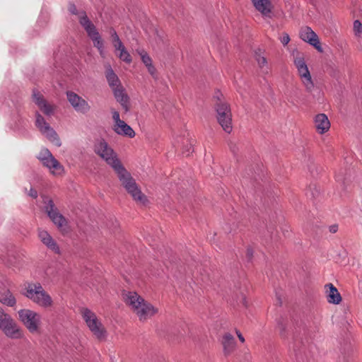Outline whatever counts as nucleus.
Returning <instances> with one entry per match:
<instances>
[{
    "label": "nucleus",
    "instance_id": "nucleus-1",
    "mask_svg": "<svg viewBox=\"0 0 362 362\" xmlns=\"http://www.w3.org/2000/svg\"><path fill=\"white\" fill-rule=\"evenodd\" d=\"M94 151L115 170L122 185L134 200L143 204H145L147 201L146 196L141 192L131 175L122 166L113 149L104 139L95 141Z\"/></svg>",
    "mask_w": 362,
    "mask_h": 362
},
{
    "label": "nucleus",
    "instance_id": "nucleus-2",
    "mask_svg": "<svg viewBox=\"0 0 362 362\" xmlns=\"http://www.w3.org/2000/svg\"><path fill=\"white\" fill-rule=\"evenodd\" d=\"M22 294L41 308H48L53 305L51 296L40 283L25 284Z\"/></svg>",
    "mask_w": 362,
    "mask_h": 362
},
{
    "label": "nucleus",
    "instance_id": "nucleus-3",
    "mask_svg": "<svg viewBox=\"0 0 362 362\" xmlns=\"http://www.w3.org/2000/svg\"><path fill=\"white\" fill-rule=\"evenodd\" d=\"M0 330L12 339H20L24 337L23 331L16 320L4 311H0Z\"/></svg>",
    "mask_w": 362,
    "mask_h": 362
},
{
    "label": "nucleus",
    "instance_id": "nucleus-4",
    "mask_svg": "<svg viewBox=\"0 0 362 362\" xmlns=\"http://www.w3.org/2000/svg\"><path fill=\"white\" fill-rule=\"evenodd\" d=\"M81 315L93 334L100 341L105 340L107 331L96 315L88 308H83Z\"/></svg>",
    "mask_w": 362,
    "mask_h": 362
},
{
    "label": "nucleus",
    "instance_id": "nucleus-5",
    "mask_svg": "<svg viewBox=\"0 0 362 362\" xmlns=\"http://www.w3.org/2000/svg\"><path fill=\"white\" fill-rule=\"evenodd\" d=\"M18 314L19 320L30 333L40 332L42 319L40 314L30 309H21Z\"/></svg>",
    "mask_w": 362,
    "mask_h": 362
},
{
    "label": "nucleus",
    "instance_id": "nucleus-6",
    "mask_svg": "<svg viewBox=\"0 0 362 362\" xmlns=\"http://www.w3.org/2000/svg\"><path fill=\"white\" fill-rule=\"evenodd\" d=\"M216 111L218 124L226 133H230L233 126L230 106L226 103L219 102L216 105Z\"/></svg>",
    "mask_w": 362,
    "mask_h": 362
},
{
    "label": "nucleus",
    "instance_id": "nucleus-7",
    "mask_svg": "<svg viewBox=\"0 0 362 362\" xmlns=\"http://www.w3.org/2000/svg\"><path fill=\"white\" fill-rule=\"evenodd\" d=\"M293 62L296 69H298V72L303 84L304 85L306 90L310 93L314 88V83L303 54H298L294 57Z\"/></svg>",
    "mask_w": 362,
    "mask_h": 362
},
{
    "label": "nucleus",
    "instance_id": "nucleus-8",
    "mask_svg": "<svg viewBox=\"0 0 362 362\" xmlns=\"http://www.w3.org/2000/svg\"><path fill=\"white\" fill-rule=\"evenodd\" d=\"M37 158L45 167L47 168L50 170L52 174L54 175H59L63 173L64 167L52 156L47 148L42 149Z\"/></svg>",
    "mask_w": 362,
    "mask_h": 362
},
{
    "label": "nucleus",
    "instance_id": "nucleus-9",
    "mask_svg": "<svg viewBox=\"0 0 362 362\" xmlns=\"http://www.w3.org/2000/svg\"><path fill=\"white\" fill-rule=\"evenodd\" d=\"M35 126L39 131L45 135L50 141L53 142L56 146H60V139L53 128L50 127L45 118L39 113H35Z\"/></svg>",
    "mask_w": 362,
    "mask_h": 362
},
{
    "label": "nucleus",
    "instance_id": "nucleus-10",
    "mask_svg": "<svg viewBox=\"0 0 362 362\" xmlns=\"http://www.w3.org/2000/svg\"><path fill=\"white\" fill-rule=\"evenodd\" d=\"M45 211L52 220V221L59 228L62 229L64 226H66L67 221L66 218L59 212L57 208L55 206L54 202L48 198L44 200Z\"/></svg>",
    "mask_w": 362,
    "mask_h": 362
},
{
    "label": "nucleus",
    "instance_id": "nucleus-11",
    "mask_svg": "<svg viewBox=\"0 0 362 362\" xmlns=\"http://www.w3.org/2000/svg\"><path fill=\"white\" fill-rule=\"evenodd\" d=\"M140 321H146L158 313V309L143 298V302L134 310Z\"/></svg>",
    "mask_w": 362,
    "mask_h": 362
},
{
    "label": "nucleus",
    "instance_id": "nucleus-12",
    "mask_svg": "<svg viewBox=\"0 0 362 362\" xmlns=\"http://www.w3.org/2000/svg\"><path fill=\"white\" fill-rule=\"evenodd\" d=\"M66 98L76 112L86 113L90 110V107L88 102L74 92L67 91Z\"/></svg>",
    "mask_w": 362,
    "mask_h": 362
},
{
    "label": "nucleus",
    "instance_id": "nucleus-13",
    "mask_svg": "<svg viewBox=\"0 0 362 362\" xmlns=\"http://www.w3.org/2000/svg\"><path fill=\"white\" fill-rule=\"evenodd\" d=\"M299 35L301 40L313 46L317 51L322 52L318 36L310 27L302 28Z\"/></svg>",
    "mask_w": 362,
    "mask_h": 362
},
{
    "label": "nucleus",
    "instance_id": "nucleus-14",
    "mask_svg": "<svg viewBox=\"0 0 362 362\" xmlns=\"http://www.w3.org/2000/svg\"><path fill=\"white\" fill-rule=\"evenodd\" d=\"M122 300L125 304L134 312V310L143 302V297L135 291L124 290L122 293Z\"/></svg>",
    "mask_w": 362,
    "mask_h": 362
},
{
    "label": "nucleus",
    "instance_id": "nucleus-15",
    "mask_svg": "<svg viewBox=\"0 0 362 362\" xmlns=\"http://www.w3.org/2000/svg\"><path fill=\"white\" fill-rule=\"evenodd\" d=\"M38 237L41 242L55 254H60V249L57 242L52 238L47 230H39Z\"/></svg>",
    "mask_w": 362,
    "mask_h": 362
},
{
    "label": "nucleus",
    "instance_id": "nucleus-16",
    "mask_svg": "<svg viewBox=\"0 0 362 362\" xmlns=\"http://www.w3.org/2000/svg\"><path fill=\"white\" fill-rule=\"evenodd\" d=\"M33 98L35 103L45 115L50 116L53 114V107L47 103L39 91L33 90Z\"/></svg>",
    "mask_w": 362,
    "mask_h": 362
},
{
    "label": "nucleus",
    "instance_id": "nucleus-17",
    "mask_svg": "<svg viewBox=\"0 0 362 362\" xmlns=\"http://www.w3.org/2000/svg\"><path fill=\"white\" fill-rule=\"evenodd\" d=\"M315 127L317 132L322 134L327 132L330 128V122L325 114H318L314 119Z\"/></svg>",
    "mask_w": 362,
    "mask_h": 362
},
{
    "label": "nucleus",
    "instance_id": "nucleus-18",
    "mask_svg": "<svg viewBox=\"0 0 362 362\" xmlns=\"http://www.w3.org/2000/svg\"><path fill=\"white\" fill-rule=\"evenodd\" d=\"M112 91L116 100L119 103L126 112H128L130 108L129 98L126 93L123 86H122Z\"/></svg>",
    "mask_w": 362,
    "mask_h": 362
},
{
    "label": "nucleus",
    "instance_id": "nucleus-19",
    "mask_svg": "<svg viewBox=\"0 0 362 362\" xmlns=\"http://www.w3.org/2000/svg\"><path fill=\"white\" fill-rule=\"evenodd\" d=\"M325 288L328 303L335 305L339 304L341 301V296L337 288L332 284L325 285Z\"/></svg>",
    "mask_w": 362,
    "mask_h": 362
},
{
    "label": "nucleus",
    "instance_id": "nucleus-20",
    "mask_svg": "<svg viewBox=\"0 0 362 362\" xmlns=\"http://www.w3.org/2000/svg\"><path fill=\"white\" fill-rule=\"evenodd\" d=\"M105 77L112 90L122 86L119 78L110 64L105 66Z\"/></svg>",
    "mask_w": 362,
    "mask_h": 362
},
{
    "label": "nucleus",
    "instance_id": "nucleus-21",
    "mask_svg": "<svg viewBox=\"0 0 362 362\" xmlns=\"http://www.w3.org/2000/svg\"><path fill=\"white\" fill-rule=\"evenodd\" d=\"M252 1L255 8L263 16H269L272 9V6L269 0H252Z\"/></svg>",
    "mask_w": 362,
    "mask_h": 362
},
{
    "label": "nucleus",
    "instance_id": "nucleus-22",
    "mask_svg": "<svg viewBox=\"0 0 362 362\" xmlns=\"http://www.w3.org/2000/svg\"><path fill=\"white\" fill-rule=\"evenodd\" d=\"M114 131L117 134L127 136L129 138H133L135 136V132L133 129L123 120L117 124H115Z\"/></svg>",
    "mask_w": 362,
    "mask_h": 362
},
{
    "label": "nucleus",
    "instance_id": "nucleus-23",
    "mask_svg": "<svg viewBox=\"0 0 362 362\" xmlns=\"http://www.w3.org/2000/svg\"><path fill=\"white\" fill-rule=\"evenodd\" d=\"M222 345L225 355H229L235 347V339L230 333H226L223 336Z\"/></svg>",
    "mask_w": 362,
    "mask_h": 362
},
{
    "label": "nucleus",
    "instance_id": "nucleus-24",
    "mask_svg": "<svg viewBox=\"0 0 362 362\" xmlns=\"http://www.w3.org/2000/svg\"><path fill=\"white\" fill-rule=\"evenodd\" d=\"M139 55L141 56L142 62L146 66L148 71L153 76L156 77V69L152 64V59L144 50H141L139 52Z\"/></svg>",
    "mask_w": 362,
    "mask_h": 362
},
{
    "label": "nucleus",
    "instance_id": "nucleus-25",
    "mask_svg": "<svg viewBox=\"0 0 362 362\" xmlns=\"http://www.w3.org/2000/svg\"><path fill=\"white\" fill-rule=\"evenodd\" d=\"M255 59L257 62L259 67L265 73H268L269 68L266 57L263 54V52L259 49L255 52Z\"/></svg>",
    "mask_w": 362,
    "mask_h": 362
},
{
    "label": "nucleus",
    "instance_id": "nucleus-26",
    "mask_svg": "<svg viewBox=\"0 0 362 362\" xmlns=\"http://www.w3.org/2000/svg\"><path fill=\"white\" fill-rule=\"evenodd\" d=\"M0 302L8 306L12 307L16 303V300L12 293L7 290L0 294Z\"/></svg>",
    "mask_w": 362,
    "mask_h": 362
},
{
    "label": "nucleus",
    "instance_id": "nucleus-27",
    "mask_svg": "<svg viewBox=\"0 0 362 362\" xmlns=\"http://www.w3.org/2000/svg\"><path fill=\"white\" fill-rule=\"evenodd\" d=\"M79 15V23L81 25V26L85 29L90 27L93 23L90 21V19L88 18L87 15L85 12H81L78 13Z\"/></svg>",
    "mask_w": 362,
    "mask_h": 362
},
{
    "label": "nucleus",
    "instance_id": "nucleus-28",
    "mask_svg": "<svg viewBox=\"0 0 362 362\" xmlns=\"http://www.w3.org/2000/svg\"><path fill=\"white\" fill-rule=\"evenodd\" d=\"M90 39L93 42L94 47H95L98 49L100 55L103 56V42L101 39L100 35L99 34Z\"/></svg>",
    "mask_w": 362,
    "mask_h": 362
},
{
    "label": "nucleus",
    "instance_id": "nucleus-29",
    "mask_svg": "<svg viewBox=\"0 0 362 362\" xmlns=\"http://www.w3.org/2000/svg\"><path fill=\"white\" fill-rule=\"evenodd\" d=\"M277 329L281 337L286 338L287 337V322L284 320H280L277 324Z\"/></svg>",
    "mask_w": 362,
    "mask_h": 362
},
{
    "label": "nucleus",
    "instance_id": "nucleus-30",
    "mask_svg": "<svg viewBox=\"0 0 362 362\" xmlns=\"http://www.w3.org/2000/svg\"><path fill=\"white\" fill-rule=\"evenodd\" d=\"M118 57L127 64H130L132 62L130 54L127 52V49L124 48L122 51H119Z\"/></svg>",
    "mask_w": 362,
    "mask_h": 362
},
{
    "label": "nucleus",
    "instance_id": "nucleus-31",
    "mask_svg": "<svg viewBox=\"0 0 362 362\" xmlns=\"http://www.w3.org/2000/svg\"><path fill=\"white\" fill-rule=\"evenodd\" d=\"M85 30L87 33V35L90 38H92V37L100 34L98 32V30L93 23L90 27L85 29Z\"/></svg>",
    "mask_w": 362,
    "mask_h": 362
},
{
    "label": "nucleus",
    "instance_id": "nucleus-32",
    "mask_svg": "<svg viewBox=\"0 0 362 362\" xmlns=\"http://www.w3.org/2000/svg\"><path fill=\"white\" fill-rule=\"evenodd\" d=\"M110 34L111 37H112V45L121 41L119 37V36H118V35H117V32L115 31V30L114 28H111L110 30Z\"/></svg>",
    "mask_w": 362,
    "mask_h": 362
},
{
    "label": "nucleus",
    "instance_id": "nucleus-33",
    "mask_svg": "<svg viewBox=\"0 0 362 362\" xmlns=\"http://www.w3.org/2000/svg\"><path fill=\"white\" fill-rule=\"evenodd\" d=\"M354 30L356 34L361 33V31H362V24H361V23L359 21L356 20L354 22Z\"/></svg>",
    "mask_w": 362,
    "mask_h": 362
},
{
    "label": "nucleus",
    "instance_id": "nucleus-34",
    "mask_svg": "<svg viewBox=\"0 0 362 362\" xmlns=\"http://www.w3.org/2000/svg\"><path fill=\"white\" fill-rule=\"evenodd\" d=\"M280 41L284 45H288L290 41V37L287 33H284L280 37Z\"/></svg>",
    "mask_w": 362,
    "mask_h": 362
},
{
    "label": "nucleus",
    "instance_id": "nucleus-35",
    "mask_svg": "<svg viewBox=\"0 0 362 362\" xmlns=\"http://www.w3.org/2000/svg\"><path fill=\"white\" fill-rule=\"evenodd\" d=\"M112 119L115 122V124H117V123L120 122L121 121H122L119 118V112L116 110L112 111Z\"/></svg>",
    "mask_w": 362,
    "mask_h": 362
},
{
    "label": "nucleus",
    "instance_id": "nucleus-36",
    "mask_svg": "<svg viewBox=\"0 0 362 362\" xmlns=\"http://www.w3.org/2000/svg\"><path fill=\"white\" fill-rule=\"evenodd\" d=\"M112 45L115 47V50L116 51H119V52L122 51V49H124L125 48V47L123 45L122 41H120L119 42H117V43H115Z\"/></svg>",
    "mask_w": 362,
    "mask_h": 362
},
{
    "label": "nucleus",
    "instance_id": "nucleus-37",
    "mask_svg": "<svg viewBox=\"0 0 362 362\" xmlns=\"http://www.w3.org/2000/svg\"><path fill=\"white\" fill-rule=\"evenodd\" d=\"M28 195L34 199L37 197V192L33 187H31L28 192Z\"/></svg>",
    "mask_w": 362,
    "mask_h": 362
},
{
    "label": "nucleus",
    "instance_id": "nucleus-38",
    "mask_svg": "<svg viewBox=\"0 0 362 362\" xmlns=\"http://www.w3.org/2000/svg\"><path fill=\"white\" fill-rule=\"evenodd\" d=\"M240 303L245 307H247V300H246V298L245 296L242 294L241 295V299L240 300Z\"/></svg>",
    "mask_w": 362,
    "mask_h": 362
},
{
    "label": "nucleus",
    "instance_id": "nucleus-39",
    "mask_svg": "<svg viewBox=\"0 0 362 362\" xmlns=\"http://www.w3.org/2000/svg\"><path fill=\"white\" fill-rule=\"evenodd\" d=\"M329 232L332 233H335L338 230V226L337 225H332L329 226Z\"/></svg>",
    "mask_w": 362,
    "mask_h": 362
},
{
    "label": "nucleus",
    "instance_id": "nucleus-40",
    "mask_svg": "<svg viewBox=\"0 0 362 362\" xmlns=\"http://www.w3.org/2000/svg\"><path fill=\"white\" fill-rule=\"evenodd\" d=\"M69 11L71 13H72L73 14H78L77 13V9H76V7L75 6V5L74 4H71L70 6H69Z\"/></svg>",
    "mask_w": 362,
    "mask_h": 362
},
{
    "label": "nucleus",
    "instance_id": "nucleus-41",
    "mask_svg": "<svg viewBox=\"0 0 362 362\" xmlns=\"http://www.w3.org/2000/svg\"><path fill=\"white\" fill-rule=\"evenodd\" d=\"M236 334H237V336H238V339H240V341L241 342H244L245 341V338L243 337L242 334L238 330H236Z\"/></svg>",
    "mask_w": 362,
    "mask_h": 362
},
{
    "label": "nucleus",
    "instance_id": "nucleus-42",
    "mask_svg": "<svg viewBox=\"0 0 362 362\" xmlns=\"http://www.w3.org/2000/svg\"><path fill=\"white\" fill-rule=\"evenodd\" d=\"M192 152V145H190L189 147L187 148L186 152H185V153H186L187 156H189Z\"/></svg>",
    "mask_w": 362,
    "mask_h": 362
},
{
    "label": "nucleus",
    "instance_id": "nucleus-43",
    "mask_svg": "<svg viewBox=\"0 0 362 362\" xmlns=\"http://www.w3.org/2000/svg\"><path fill=\"white\" fill-rule=\"evenodd\" d=\"M247 255L249 257H251L252 256V249L248 248L247 250Z\"/></svg>",
    "mask_w": 362,
    "mask_h": 362
},
{
    "label": "nucleus",
    "instance_id": "nucleus-44",
    "mask_svg": "<svg viewBox=\"0 0 362 362\" xmlns=\"http://www.w3.org/2000/svg\"><path fill=\"white\" fill-rule=\"evenodd\" d=\"M317 194H318V191H317V189L315 190V193H314V192H312V196H313V197H315L316 195H317Z\"/></svg>",
    "mask_w": 362,
    "mask_h": 362
},
{
    "label": "nucleus",
    "instance_id": "nucleus-45",
    "mask_svg": "<svg viewBox=\"0 0 362 362\" xmlns=\"http://www.w3.org/2000/svg\"><path fill=\"white\" fill-rule=\"evenodd\" d=\"M230 149L232 150V151L235 152V149L233 147L230 146Z\"/></svg>",
    "mask_w": 362,
    "mask_h": 362
}]
</instances>
